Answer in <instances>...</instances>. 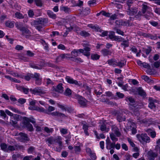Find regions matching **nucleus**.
<instances>
[{
	"instance_id": "nucleus-1",
	"label": "nucleus",
	"mask_w": 160,
	"mask_h": 160,
	"mask_svg": "<svg viewBox=\"0 0 160 160\" xmlns=\"http://www.w3.org/2000/svg\"><path fill=\"white\" fill-rule=\"evenodd\" d=\"M22 119L23 127L27 128L28 130L29 131H32L33 130V128L32 125L30 123V122L34 124L36 122L35 119L32 117L28 118L25 117H23Z\"/></svg>"
},
{
	"instance_id": "nucleus-2",
	"label": "nucleus",
	"mask_w": 160,
	"mask_h": 160,
	"mask_svg": "<svg viewBox=\"0 0 160 160\" xmlns=\"http://www.w3.org/2000/svg\"><path fill=\"white\" fill-rule=\"evenodd\" d=\"M35 28L39 31H42V29L48 23V19L47 18H39L34 21Z\"/></svg>"
},
{
	"instance_id": "nucleus-3",
	"label": "nucleus",
	"mask_w": 160,
	"mask_h": 160,
	"mask_svg": "<svg viewBox=\"0 0 160 160\" xmlns=\"http://www.w3.org/2000/svg\"><path fill=\"white\" fill-rule=\"evenodd\" d=\"M15 25L16 28L22 32V35L25 36L26 38L31 36V32L27 28L23 27L22 24L17 22Z\"/></svg>"
},
{
	"instance_id": "nucleus-4",
	"label": "nucleus",
	"mask_w": 160,
	"mask_h": 160,
	"mask_svg": "<svg viewBox=\"0 0 160 160\" xmlns=\"http://www.w3.org/2000/svg\"><path fill=\"white\" fill-rule=\"evenodd\" d=\"M55 108L52 106H49L47 110H46V111H47L48 113H46L48 115H51L53 117H57L58 118H64L66 117L65 115L62 113L59 112L58 111H55L50 113L51 112L54 111Z\"/></svg>"
},
{
	"instance_id": "nucleus-5",
	"label": "nucleus",
	"mask_w": 160,
	"mask_h": 160,
	"mask_svg": "<svg viewBox=\"0 0 160 160\" xmlns=\"http://www.w3.org/2000/svg\"><path fill=\"white\" fill-rule=\"evenodd\" d=\"M138 140L141 142H149L150 139L146 133H142L137 135Z\"/></svg>"
},
{
	"instance_id": "nucleus-6",
	"label": "nucleus",
	"mask_w": 160,
	"mask_h": 160,
	"mask_svg": "<svg viewBox=\"0 0 160 160\" xmlns=\"http://www.w3.org/2000/svg\"><path fill=\"white\" fill-rule=\"evenodd\" d=\"M29 90L31 93L34 95H40L44 94L46 93L45 90H43L40 87L35 88L33 89H30Z\"/></svg>"
},
{
	"instance_id": "nucleus-7",
	"label": "nucleus",
	"mask_w": 160,
	"mask_h": 160,
	"mask_svg": "<svg viewBox=\"0 0 160 160\" xmlns=\"http://www.w3.org/2000/svg\"><path fill=\"white\" fill-rule=\"evenodd\" d=\"M138 8L135 7H132L127 8L126 12L128 15L130 16H135L138 12Z\"/></svg>"
},
{
	"instance_id": "nucleus-8",
	"label": "nucleus",
	"mask_w": 160,
	"mask_h": 160,
	"mask_svg": "<svg viewBox=\"0 0 160 160\" xmlns=\"http://www.w3.org/2000/svg\"><path fill=\"white\" fill-rule=\"evenodd\" d=\"M89 46V44H87L84 43L82 44V46L84 47L83 49H82L83 50V52H81L82 54L88 57L90 55V52L91 49L88 46Z\"/></svg>"
},
{
	"instance_id": "nucleus-9",
	"label": "nucleus",
	"mask_w": 160,
	"mask_h": 160,
	"mask_svg": "<svg viewBox=\"0 0 160 160\" xmlns=\"http://www.w3.org/2000/svg\"><path fill=\"white\" fill-rule=\"evenodd\" d=\"M158 156V153L150 150L147 153V160H155V158Z\"/></svg>"
},
{
	"instance_id": "nucleus-10",
	"label": "nucleus",
	"mask_w": 160,
	"mask_h": 160,
	"mask_svg": "<svg viewBox=\"0 0 160 160\" xmlns=\"http://www.w3.org/2000/svg\"><path fill=\"white\" fill-rule=\"evenodd\" d=\"M65 79L67 82L70 84H74L78 86H80V82L74 80L70 76H67L65 77Z\"/></svg>"
},
{
	"instance_id": "nucleus-11",
	"label": "nucleus",
	"mask_w": 160,
	"mask_h": 160,
	"mask_svg": "<svg viewBox=\"0 0 160 160\" xmlns=\"http://www.w3.org/2000/svg\"><path fill=\"white\" fill-rule=\"evenodd\" d=\"M83 52V50L82 49H74L71 52V58L76 57L78 56L79 52L81 53Z\"/></svg>"
},
{
	"instance_id": "nucleus-12",
	"label": "nucleus",
	"mask_w": 160,
	"mask_h": 160,
	"mask_svg": "<svg viewBox=\"0 0 160 160\" xmlns=\"http://www.w3.org/2000/svg\"><path fill=\"white\" fill-rule=\"evenodd\" d=\"M148 101V107L151 109H155L156 105L154 103L156 102V100L150 97L149 98Z\"/></svg>"
},
{
	"instance_id": "nucleus-13",
	"label": "nucleus",
	"mask_w": 160,
	"mask_h": 160,
	"mask_svg": "<svg viewBox=\"0 0 160 160\" xmlns=\"http://www.w3.org/2000/svg\"><path fill=\"white\" fill-rule=\"evenodd\" d=\"M62 85V83H59L58 85L56 87H53V90L60 93H62L63 91V88Z\"/></svg>"
},
{
	"instance_id": "nucleus-14",
	"label": "nucleus",
	"mask_w": 160,
	"mask_h": 160,
	"mask_svg": "<svg viewBox=\"0 0 160 160\" xmlns=\"http://www.w3.org/2000/svg\"><path fill=\"white\" fill-rule=\"evenodd\" d=\"M99 127L100 130L104 132H107L109 130V128L107 127L106 124L105 123L99 125Z\"/></svg>"
},
{
	"instance_id": "nucleus-15",
	"label": "nucleus",
	"mask_w": 160,
	"mask_h": 160,
	"mask_svg": "<svg viewBox=\"0 0 160 160\" xmlns=\"http://www.w3.org/2000/svg\"><path fill=\"white\" fill-rule=\"evenodd\" d=\"M112 130L117 137H119L121 135V133L119 132L118 128L115 125L112 126Z\"/></svg>"
},
{
	"instance_id": "nucleus-16",
	"label": "nucleus",
	"mask_w": 160,
	"mask_h": 160,
	"mask_svg": "<svg viewBox=\"0 0 160 160\" xmlns=\"http://www.w3.org/2000/svg\"><path fill=\"white\" fill-rule=\"evenodd\" d=\"M79 103L82 107H85L86 106L87 101L82 97H80L78 100Z\"/></svg>"
},
{
	"instance_id": "nucleus-17",
	"label": "nucleus",
	"mask_w": 160,
	"mask_h": 160,
	"mask_svg": "<svg viewBox=\"0 0 160 160\" xmlns=\"http://www.w3.org/2000/svg\"><path fill=\"white\" fill-rule=\"evenodd\" d=\"M117 119L119 122H121L125 121L126 118L122 113H119L117 115Z\"/></svg>"
},
{
	"instance_id": "nucleus-18",
	"label": "nucleus",
	"mask_w": 160,
	"mask_h": 160,
	"mask_svg": "<svg viewBox=\"0 0 160 160\" xmlns=\"http://www.w3.org/2000/svg\"><path fill=\"white\" fill-rule=\"evenodd\" d=\"M17 88L18 90L23 92L25 94H28L29 92V89L28 88H25L22 86H18L17 87Z\"/></svg>"
},
{
	"instance_id": "nucleus-19",
	"label": "nucleus",
	"mask_w": 160,
	"mask_h": 160,
	"mask_svg": "<svg viewBox=\"0 0 160 160\" xmlns=\"http://www.w3.org/2000/svg\"><path fill=\"white\" fill-rule=\"evenodd\" d=\"M19 135L20 136V139L22 141H28L29 140V138L28 137L27 135L22 132H20L19 133Z\"/></svg>"
},
{
	"instance_id": "nucleus-20",
	"label": "nucleus",
	"mask_w": 160,
	"mask_h": 160,
	"mask_svg": "<svg viewBox=\"0 0 160 160\" xmlns=\"http://www.w3.org/2000/svg\"><path fill=\"white\" fill-rule=\"evenodd\" d=\"M101 52L104 56H106L108 55H111L112 52L109 49L104 48L101 51Z\"/></svg>"
},
{
	"instance_id": "nucleus-21",
	"label": "nucleus",
	"mask_w": 160,
	"mask_h": 160,
	"mask_svg": "<svg viewBox=\"0 0 160 160\" xmlns=\"http://www.w3.org/2000/svg\"><path fill=\"white\" fill-rule=\"evenodd\" d=\"M107 62L110 66L113 67L116 66L117 61L114 59H109L107 61Z\"/></svg>"
},
{
	"instance_id": "nucleus-22",
	"label": "nucleus",
	"mask_w": 160,
	"mask_h": 160,
	"mask_svg": "<svg viewBox=\"0 0 160 160\" xmlns=\"http://www.w3.org/2000/svg\"><path fill=\"white\" fill-rule=\"evenodd\" d=\"M88 27L94 29L97 32H101L102 31V30L101 29L100 27L97 25H93L92 24H88Z\"/></svg>"
},
{
	"instance_id": "nucleus-23",
	"label": "nucleus",
	"mask_w": 160,
	"mask_h": 160,
	"mask_svg": "<svg viewBox=\"0 0 160 160\" xmlns=\"http://www.w3.org/2000/svg\"><path fill=\"white\" fill-rule=\"evenodd\" d=\"M62 137L60 136H58L54 138V142H57L59 146H62Z\"/></svg>"
},
{
	"instance_id": "nucleus-24",
	"label": "nucleus",
	"mask_w": 160,
	"mask_h": 160,
	"mask_svg": "<svg viewBox=\"0 0 160 160\" xmlns=\"http://www.w3.org/2000/svg\"><path fill=\"white\" fill-rule=\"evenodd\" d=\"M82 128L84 130V132L86 136H88L89 134L88 132V129L89 126L87 124L82 123Z\"/></svg>"
},
{
	"instance_id": "nucleus-25",
	"label": "nucleus",
	"mask_w": 160,
	"mask_h": 160,
	"mask_svg": "<svg viewBox=\"0 0 160 160\" xmlns=\"http://www.w3.org/2000/svg\"><path fill=\"white\" fill-rule=\"evenodd\" d=\"M46 142H47L48 146H50L52 144L54 143V138L52 137H49L46 139Z\"/></svg>"
},
{
	"instance_id": "nucleus-26",
	"label": "nucleus",
	"mask_w": 160,
	"mask_h": 160,
	"mask_svg": "<svg viewBox=\"0 0 160 160\" xmlns=\"http://www.w3.org/2000/svg\"><path fill=\"white\" fill-rule=\"evenodd\" d=\"M137 91L138 94L141 96H142L143 97H145L146 96V92L142 89L141 87H139L137 89Z\"/></svg>"
},
{
	"instance_id": "nucleus-27",
	"label": "nucleus",
	"mask_w": 160,
	"mask_h": 160,
	"mask_svg": "<svg viewBox=\"0 0 160 160\" xmlns=\"http://www.w3.org/2000/svg\"><path fill=\"white\" fill-rule=\"evenodd\" d=\"M47 14L50 18L53 19H55L56 18L57 16L56 14L51 10H48Z\"/></svg>"
},
{
	"instance_id": "nucleus-28",
	"label": "nucleus",
	"mask_w": 160,
	"mask_h": 160,
	"mask_svg": "<svg viewBox=\"0 0 160 160\" xmlns=\"http://www.w3.org/2000/svg\"><path fill=\"white\" fill-rule=\"evenodd\" d=\"M24 16L20 12H16L14 15V18L18 19H22L24 18Z\"/></svg>"
},
{
	"instance_id": "nucleus-29",
	"label": "nucleus",
	"mask_w": 160,
	"mask_h": 160,
	"mask_svg": "<svg viewBox=\"0 0 160 160\" xmlns=\"http://www.w3.org/2000/svg\"><path fill=\"white\" fill-rule=\"evenodd\" d=\"M79 34L81 36L85 38L89 37L90 35L89 32L85 30L81 31L79 33Z\"/></svg>"
},
{
	"instance_id": "nucleus-30",
	"label": "nucleus",
	"mask_w": 160,
	"mask_h": 160,
	"mask_svg": "<svg viewBox=\"0 0 160 160\" xmlns=\"http://www.w3.org/2000/svg\"><path fill=\"white\" fill-rule=\"evenodd\" d=\"M34 109L40 112H43L45 114L48 113V112L46 111L45 109L42 107L36 106V108Z\"/></svg>"
},
{
	"instance_id": "nucleus-31",
	"label": "nucleus",
	"mask_w": 160,
	"mask_h": 160,
	"mask_svg": "<svg viewBox=\"0 0 160 160\" xmlns=\"http://www.w3.org/2000/svg\"><path fill=\"white\" fill-rule=\"evenodd\" d=\"M0 146L1 150L4 152H7L8 148L7 144L6 143H2L0 144Z\"/></svg>"
},
{
	"instance_id": "nucleus-32",
	"label": "nucleus",
	"mask_w": 160,
	"mask_h": 160,
	"mask_svg": "<svg viewBox=\"0 0 160 160\" xmlns=\"http://www.w3.org/2000/svg\"><path fill=\"white\" fill-rule=\"evenodd\" d=\"M14 22L8 21L6 22V26L9 28H12L14 27Z\"/></svg>"
},
{
	"instance_id": "nucleus-33",
	"label": "nucleus",
	"mask_w": 160,
	"mask_h": 160,
	"mask_svg": "<svg viewBox=\"0 0 160 160\" xmlns=\"http://www.w3.org/2000/svg\"><path fill=\"white\" fill-rule=\"evenodd\" d=\"M142 78L148 83H152L153 82V80L150 79L149 77L147 76H142Z\"/></svg>"
},
{
	"instance_id": "nucleus-34",
	"label": "nucleus",
	"mask_w": 160,
	"mask_h": 160,
	"mask_svg": "<svg viewBox=\"0 0 160 160\" xmlns=\"http://www.w3.org/2000/svg\"><path fill=\"white\" fill-rule=\"evenodd\" d=\"M152 51L151 47H149L147 48H143L142 49V52L144 53H145L146 55H148Z\"/></svg>"
},
{
	"instance_id": "nucleus-35",
	"label": "nucleus",
	"mask_w": 160,
	"mask_h": 160,
	"mask_svg": "<svg viewBox=\"0 0 160 160\" xmlns=\"http://www.w3.org/2000/svg\"><path fill=\"white\" fill-rule=\"evenodd\" d=\"M81 148L80 145L79 146H74V151L75 153L78 154H79L81 151Z\"/></svg>"
},
{
	"instance_id": "nucleus-36",
	"label": "nucleus",
	"mask_w": 160,
	"mask_h": 160,
	"mask_svg": "<svg viewBox=\"0 0 160 160\" xmlns=\"http://www.w3.org/2000/svg\"><path fill=\"white\" fill-rule=\"evenodd\" d=\"M122 42L121 43V45L123 46L124 49L129 46V42L128 40H125L124 39L122 41Z\"/></svg>"
},
{
	"instance_id": "nucleus-37",
	"label": "nucleus",
	"mask_w": 160,
	"mask_h": 160,
	"mask_svg": "<svg viewBox=\"0 0 160 160\" xmlns=\"http://www.w3.org/2000/svg\"><path fill=\"white\" fill-rule=\"evenodd\" d=\"M82 14L84 15L87 16L90 13V10L89 8H87L82 10Z\"/></svg>"
},
{
	"instance_id": "nucleus-38",
	"label": "nucleus",
	"mask_w": 160,
	"mask_h": 160,
	"mask_svg": "<svg viewBox=\"0 0 160 160\" xmlns=\"http://www.w3.org/2000/svg\"><path fill=\"white\" fill-rule=\"evenodd\" d=\"M60 9L61 11H63L66 13H69L71 12L70 8L66 7H62L60 8Z\"/></svg>"
},
{
	"instance_id": "nucleus-39",
	"label": "nucleus",
	"mask_w": 160,
	"mask_h": 160,
	"mask_svg": "<svg viewBox=\"0 0 160 160\" xmlns=\"http://www.w3.org/2000/svg\"><path fill=\"white\" fill-rule=\"evenodd\" d=\"M16 150V148H15V145L12 146L9 145L8 146L7 152H12Z\"/></svg>"
},
{
	"instance_id": "nucleus-40",
	"label": "nucleus",
	"mask_w": 160,
	"mask_h": 160,
	"mask_svg": "<svg viewBox=\"0 0 160 160\" xmlns=\"http://www.w3.org/2000/svg\"><path fill=\"white\" fill-rule=\"evenodd\" d=\"M100 57V56L97 54H93L91 55V59L93 60H97Z\"/></svg>"
},
{
	"instance_id": "nucleus-41",
	"label": "nucleus",
	"mask_w": 160,
	"mask_h": 160,
	"mask_svg": "<svg viewBox=\"0 0 160 160\" xmlns=\"http://www.w3.org/2000/svg\"><path fill=\"white\" fill-rule=\"evenodd\" d=\"M150 7L146 5L143 4L142 5V13L143 14L145 13L146 12L147 10Z\"/></svg>"
},
{
	"instance_id": "nucleus-42",
	"label": "nucleus",
	"mask_w": 160,
	"mask_h": 160,
	"mask_svg": "<svg viewBox=\"0 0 160 160\" xmlns=\"http://www.w3.org/2000/svg\"><path fill=\"white\" fill-rule=\"evenodd\" d=\"M64 94L65 95L67 96H69L72 94V91L69 88H67L64 92Z\"/></svg>"
},
{
	"instance_id": "nucleus-43",
	"label": "nucleus",
	"mask_w": 160,
	"mask_h": 160,
	"mask_svg": "<svg viewBox=\"0 0 160 160\" xmlns=\"http://www.w3.org/2000/svg\"><path fill=\"white\" fill-rule=\"evenodd\" d=\"M116 36L115 35V32L113 31H111L108 35L109 38L112 40H114Z\"/></svg>"
},
{
	"instance_id": "nucleus-44",
	"label": "nucleus",
	"mask_w": 160,
	"mask_h": 160,
	"mask_svg": "<svg viewBox=\"0 0 160 160\" xmlns=\"http://www.w3.org/2000/svg\"><path fill=\"white\" fill-rule=\"evenodd\" d=\"M126 64V61L124 62L122 61H121L120 62H117L116 66H118L120 68H122Z\"/></svg>"
},
{
	"instance_id": "nucleus-45",
	"label": "nucleus",
	"mask_w": 160,
	"mask_h": 160,
	"mask_svg": "<svg viewBox=\"0 0 160 160\" xmlns=\"http://www.w3.org/2000/svg\"><path fill=\"white\" fill-rule=\"evenodd\" d=\"M106 148L107 149H114L115 148V142H111L106 146Z\"/></svg>"
},
{
	"instance_id": "nucleus-46",
	"label": "nucleus",
	"mask_w": 160,
	"mask_h": 160,
	"mask_svg": "<svg viewBox=\"0 0 160 160\" xmlns=\"http://www.w3.org/2000/svg\"><path fill=\"white\" fill-rule=\"evenodd\" d=\"M33 74L31 73H28L26 75H24L23 76L24 78L26 80L29 81L31 78H32Z\"/></svg>"
},
{
	"instance_id": "nucleus-47",
	"label": "nucleus",
	"mask_w": 160,
	"mask_h": 160,
	"mask_svg": "<svg viewBox=\"0 0 160 160\" xmlns=\"http://www.w3.org/2000/svg\"><path fill=\"white\" fill-rule=\"evenodd\" d=\"M15 148H16V150H24V147L22 145H20L19 144H16L14 145Z\"/></svg>"
},
{
	"instance_id": "nucleus-48",
	"label": "nucleus",
	"mask_w": 160,
	"mask_h": 160,
	"mask_svg": "<svg viewBox=\"0 0 160 160\" xmlns=\"http://www.w3.org/2000/svg\"><path fill=\"white\" fill-rule=\"evenodd\" d=\"M110 136L113 142H116L118 140V139L116 138L115 135L113 133H112L110 134Z\"/></svg>"
},
{
	"instance_id": "nucleus-49",
	"label": "nucleus",
	"mask_w": 160,
	"mask_h": 160,
	"mask_svg": "<svg viewBox=\"0 0 160 160\" xmlns=\"http://www.w3.org/2000/svg\"><path fill=\"white\" fill-rule=\"evenodd\" d=\"M42 44L44 46V49L47 51L48 52L49 51V48L48 47V44L46 43V42L43 41L42 42Z\"/></svg>"
},
{
	"instance_id": "nucleus-50",
	"label": "nucleus",
	"mask_w": 160,
	"mask_h": 160,
	"mask_svg": "<svg viewBox=\"0 0 160 160\" xmlns=\"http://www.w3.org/2000/svg\"><path fill=\"white\" fill-rule=\"evenodd\" d=\"M123 40H124V38L121 37L116 36L114 40L117 42H122Z\"/></svg>"
},
{
	"instance_id": "nucleus-51",
	"label": "nucleus",
	"mask_w": 160,
	"mask_h": 160,
	"mask_svg": "<svg viewBox=\"0 0 160 160\" xmlns=\"http://www.w3.org/2000/svg\"><path fill=\"white\" fill-rule=\"evenodd\" d=\"M125 100L127 102L129 101L130 103H135V102L134 99L132 97H127L126 98Z\"/></svg>"
},
{
	"instance_id": "nucleus-52",
	"label": "nucleus",
	"mask_w": 160,
	"mask_h": 160,
	"mask_svg": "<svg viewBox=\"0 0 160 160\" xmlns=\"http://www.w3.org/2000/svg\"><path fill=\"white\" fill-rule=\"evenodd\" d=\"M60 131L61 134L62 135L66 134L68 133V129L64 128H61L60 129Z\"/></svg>"
},
{
	"instance_id": "nucleus-53",
	"label": "nucleus",
	"mask_w": 160,
	"mask_h": 160,
	"mask_svg": "<svg viewBox=\"0 0 160 160\" xmlns=\"http://www.w3.org/2000/svg\"><path fill=\"white\" fill-rule=\"evenodd\" d=\"M133 3V0H128L127 2V4L128 5L127 8H129V7H133L132 4Z\"/></svg>"
},
{
	"instance_id": "nucleus-54",
	"label": "nucleus",
	"mask_w": 160,
	"mask_h": 160,
	"mask_svg": "<svg viewBox=\"0 0 160 160\" xmlns=\"http://www.w3.org/2000/svg\"><path fill=\"white\" fill-rule=\"evenodd\" d=\"M35 150V148L33 146L30 147L27 150L28 153H32Z\"/></svg>"
},
{
	"instance_id": "nucleus-55",
	"label": "nucleus",
	"mask_w": 160,
	"mask_h": 160,
	"mask_svg": "<svg viewBox=\"0 0 160 160\" xmlns=\"http://www.w3.org/2000/svg\"><path fill=\"white\" fill-rule=\"evenodd\" d=\"M115 31H116V32L118 34L121 35L122 36H123L124 35V32L122 31H121L120 29L115 28L114 29Z\"/></svg>"
},
{
	"instance_id": "nucleus-56",
	"label": "nucleus",
	"mask_w": 160,
	"mask_h": 160,
	"mask_svg": "<svg viewBox=\"0 0 160 160\" xmlns=\"http://www.w3.org/2000/svg\"><path fill=\"white\" fill-rule=\"evenodd\" d=\"M44 130L45 132L48 133L52 132L53 131V129L52 128H49L48 127H45L44 128Z\"/></svg>"
},
{
	"instance_id": "nucleus-57",
	"label": "nucleus",
	"mask_w": 160,
	"mask_h": 160,
	"mask_svg": "<svg viewBox=\"0 0 160 160\" xmlns=\"http://www.w3.org/2000/svg\"><path fill=\"white\" fill-rule=\"evenodd\" d=\"M61 55L63 59L64 58H71V56L70 54H61Z\"/></svg>"
},
{
	"instance_id": "nucleus-58",
	"label": "nucleus",
	"mask_w": 160,
	"mask_h": 160,
	"mask_svg": "<svg viewBox=\"0 0 160 160\" xmlns=\"http://www.w3.org/2000/svg\"><path fill=\"white\" fill-rule=\"evenodd\" d=\"M30 66L31 67L33 68L37 69H40L41 68L40 66H38L34 64L31 63L30 64Z\"/></svg>"
},
{
	"instance_id": "nucleus-59",
	"label": "nucleus",
	"mask_w": 160,
	"mask_h": 160,
	"mask_svg": "<svg viewBox=\"0 0 160 160\" xmlns=\"http://www.w3.org/2000/svg\"><path fill=\"white\" fill-rule=\"evenodd\" d=\"M130 25V23L129 20H127L123 21L122 26H129Z\"/></svg>"
},
{
	"instance_id": "nucleus-60",
	"label": "nucleus",
	"mask_w": 160,
	"mask_h": 160,
	"mask_svg": "<svg viewBox=\"0 0 160 160\" xmlns=\"http://www.w3.org/2000/svg\"><path fill=\"white\" fill-rule=\"evenodd\" d=\"M34 1L37 6L41 7L42 6L41 0H34Z\"/></svg>"
},
{
	"instance_id": "nucleus-61",
	"label": "nucleus",
	"mask_w": 160,
	"mask_h": 160,
	"mask_svg": "<svg viewBox=\"0 0 160 160\" xmlns=\"http://www.w3.org/2000/svg\"><path fill=\"white\" fill-rule=\"evenodd\" d=\"M9 108L11 109V110H12V111L16 112L17 113H20V111L18 110V109L13 108V107H10Z\"/></svg>"
},
{
	"instance_id": "nucleus-62",
	"label": "nucleus",
	"mask_w": 160,
	"mask_h": 160,
	"mask_svg": "<svg viewBox=\"0 0 160 160\" xmlns=\"http://www.w3.org/2000/svg\"><path fill=\"white\" fill-rule=\"evenodd\" d=\"M26 55L29 57H32L35 54L30 50H28L26 52Z\"/></svg>"
},
{
	"instance_id": "nucleus-63",
	"label": "nucleus",
	"mask_w": 160,
	"mask_h": 160,
	"mask_svg": "<svg viewBox=\"0 0 160 160\" xmlns=\"http://www.w3.org/2000/svg\"><path fill=\"white\" fill-rule=\"evenodd\" d=\"M101 14L106 17H110V14L108 12H107L104 11H101Z\"/></svg>"
},
{
	"instance_id": "nucleus-64",
	"label": "nucleus",
	"mask_w": 160,
	"mask_h": 160,
	"mask_svg": "<svg viewBox=\"0 0 160 160\" xmlns=\"http://www.w3.org/2000/svg\"><path fill=\"white\" fill-rule=\"evenodd\" d=\"M118 16V14H114L111 16L110 15V20H114L117 18Z\"/></svg>"
}]
</instances>
